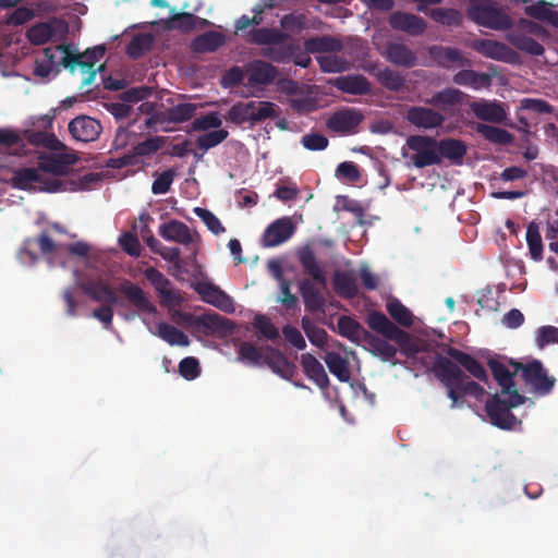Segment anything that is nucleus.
I'll use <instances>...</instances> for the list:
<instances>
[{"label":"nucleus","instance_id":"1","mask_svg":"<svg viewBox=\"0 0 558 558\" xmlns=\"http://www.w3.org/2000/svg\"><path fill=\"white\" fill-rule=\"evenodd\" d=\"M298 260L310 278H303L299 282V291L302 295L306 311L315 313L323 311L326 299L319 288L327 287L326 272L310 245H304L296 252Z\"/></svg>","mask_w":558,"mask_h":558},{"label":"nucleus","instance_id":"2","mask_svg":"<svg viewBox=\"0 0 558 558\" xmlns=\"http://www.w3.org/2000/svg\"><path fill=\"white\" fill-rule=\"evenodd\" d=\"M432 372L435 377L446 387L447 396L451 400V408L461 405L462 398L466 395L481 398L485 390L474 380H468L466 375L454 362L436 353Z\"/></svg>","mask_w":558,"mask_h":558},{"label":"nucleus","instance_id":"3","mask_svg":"<svg viewBox=\"0 0 558 558\" xmlns=\"http://www.w3.org/2000/svg\"><path fill=\"white\" fill-rule=\"evenodd\" d=\"M289 38L288 33L277 28L262 27L250 31V41L265 46L260 49V54L277 63L289 61L299 49L295 44H284Z\"/></svg>","mask_w":558,"mask_h":558},{"label":"nucleus","instance_id":"4","mask_svg":"<svg viewBox=\"0 0 558 558\" xmlns=\"http://www.w3.org/2000/svg\"><path fill=\"white\" fill-rule=\"evenodd\" d=\"M366 323L372 330L383 335L388 340L395 341L400 351L408 357H413L420 352V348L413 341L411 335L396 326L381 312H371L367 315Z\"/></svg>","mask_w":558,"mask_h":558},{"label":"nucleus","instance_id":"5","mask_svg":"<svg viewBox=\"0 0 558 558\" xmlns=\"http://www.w3.org/2000/svg\"><path fill=\"white\" fill-rule=\"evenodd\" d=\"M468 15L477 25L494 31H507L513 26L511 16L488 0H471Z\"/></svg>","mask_w":558,"mask_h":558},{"label":"nucleus","instance_id":"6","mask_svg":"<svg viewBox=\"0 0 558 558\" xmlns=\"http://www.w3.org/2000/svg\"><path fill=\"white\" fill-rule=\"evenodd\" d=\"M106 48L104 46L88 48L85 52L78 54L66 51L65 56H62L60 63L65 69H69L70 72H74L76 68H80L84 75L82 84L88 86L95 81L97 72L105 70L104 64L96 69V63L104 58Z\"/></svg>","mask_w":558,"mask_h":558},{"label":"nucleus","instance_id":"7","mask_svg":"<svg viewBox=\"0 0 558 558\" xmlns=\"http://www.w3.org/2000/svg\"><path fill=\"white\" fill-rule=\"evenodd\" d=\"M508 399H501L498 395H494L485 404V411L490 423L501 429H511L517 424L515 416L511 413V409L524 403L525 398L519 391L505 393Z\"/></svg>","mask_w":558,"mask_h":558},{"label":"nucleus","instance_id":"8","mask_svg":"<svg viewBox=\"0 0 558 558\" xmlns=\"http://www.w3.org/2000/svg\"><path fill=\"white\" fill-rule=\"evenodd\" d=\"M515 372H521V377L530 390L537 396H547L556 385V378L550 376L539 360L527 363L511 362Z\"/></svg>","mask_w":558,"mask_h":558},{"label":"nucleus","instance_id":"9","mask_svg":"<svg viewBox=\"0 0 558 558\" xmlns=\"http://www.w3.org/2000/svg\"><path fill=\"white\" fill-rule=\"evenodd\" d=\"M437 140L425 135H411L407 140V146L415 151L411 160L415 168L422 169L441 162Z\"/></svg>","mask_w":558,"mask_h":558},{"label":"nucleus","instance_id":"10","mask_svg":"<svg viewBox=\"0 0 558 558\" xmlns=\"http://www.w3.org/2000/svg\"><path fill=\"white\" fill-rule=\"evenodd\" d=\"M364 120L363 113L355 108H342L335 111L326 121V126L331 132L349 135L357 132L359 125Z\"/></svg>","mask_w":558,"mask_h":558},{"label":"nucleus","instance_id":"11","mask_svg":"<svg viewBox=\"0 0 558 558\" xmlns=\"http://www.w3.org/2000/svg\"><path fill=\"white\" fill-rule=\"evenodd\" d=\"M144 275L157 291L162 305L171 308L182 303L183 299L180 292L172 288L171 281L158 269L148 267L145 269Z\"/></svg>","mask_w":558,"mask_h":558},{"label":"nucleus","instance_id":"12","mask_svg":"<svg viewBox=\"0 0 558 558\" xmlns=\"http://www.w3.org/2000/svg\"><path fill=\"white\" fill-rule=\"evenodd\" d=\"M11 182L12 186L19 190H29L38 185L41 191L54 192L59 187L56 180L46 179L38 168L17 169L14 171Z\"/></svg>","mask_w":558,"mask_h":558},{"label":"nucleus","instance_id":"13","mask_svg":"<svg viewBox=\"0 0 558 558\" xmlns=\"http://www.w3.org/2000/svg\"><path fill=\"white\" fill-rule=\"evenodd\" d=\"M194 326L206 336L226 338L233 333L234 323L217 313H205L194 318Z\"/></svg>","mask_w":558,"mask_h":558},{"label":"nucleus","instance_id":"14","mask_svg":"<svg viewBox=\"0 0 558 558\" xmlns=\"http://www.w3.org/2000/svg\"><path fill=\"white\" fill-rule=\"evenodd\" d=\"M118 290L138 314L156 313V306L150 302L146 292L136 283L124 280L120 283Z\"/></svg>","mask_w":558,"mask_h":558},{"label":"nucleus","instance_id":"15","mask_svg":"<svg viewBox=\"0 0 558 558\" xmlns=\"http://www.w3.org/2000/svg\"><path fill=\"white\" fill-rule=\"evenodd\" d=\"M68 129L74 140L83 143L96 141L102 131L100 122L88 116L72 119Z\"/></svg>","mask_w":558,"mask_h":558},{"label":"nucleus","instance_id":"16","mask_svg":"<svg viewBox=\"0 0 558 558\" xmlns=\"http://www.w3.org/2000/svg\"><path fill=\"white\" fill-rule=\"evenodd\" d=\"M295 232L290 217H282L271 222L264 231L262 242L265 247H275L288 241Z\"/></svg>","mask_w":558,"mask_h":558},{"label":"nucleus","instance_id":"17","mask_svg":"<svg viewBox=\"0 0 558 558\" xmlns=\"http://www.w3.org/2000/svg\"><path fill=\"white\" fill-rule=\"evenodd\" d=\"M246 85L250 87L268 86L278 76V69L264 60H253L246 65Z\"/></svg>","mask_w":558,"mask_h":558},{"label":"nucleus","instance_id":"18","mask_svg":"<svg viewBox=\"0 0 558 558\" xmlns=\"http://www.w3.org/2000/svg\"><path fill=\"white\" fill-rule=\"evenodd\" d=\"M68 32L65 21L53 17L48 22H40L33 25L26 33L28 40L34 45H44L53 36Z\"/></svg>","mask_w":558,"mask_h":558},{"label":"nucleus","instance_id":"19","mask_svg":"<svg viewBox=\"0 0 558 558\" xmlns=\"http://www.w3.org/2000/svg\"><path fill=\"white\" fill-rule=\"evenodd\" d=\"M407 120L417 129L432 130L442 125L445 117L428 107H410L405 116Z\"/></svg>","mask_w":558,"mask_h":558},{"label":"nucleus","instance_id":"20","mask_svg":"<svg viewBox=\"0 0 558 558\" xmlns=\"http://www.w3.org/2000/svg\"><path fill=\"white\" fill-rule=\"evenodd\" d=\"M389 25L393 29L404 32L411 36H421L427 28V23L423 17L402 11L393 12L389 16Z\"/></svg>","mask_w":558,"mask_h":558},{"label":"nucleus","instance_id":"21","mask_svg":"<svg viewBox=\"0 0 558 558\" xmlns=\"http://www.w3.org/2000/svg\"><path fill=\"white\" fill-rule=\"evenodd\" d=\"M76 161L71 154L44 153L38 157V169L54 175H64L70 167Z\"/></svg>","mask_w":558,"mask_h":558},{"label":"nucleus","instance_id":"22","mask_svg":"<svg viewBox=\"0 0 558 558\" xmlns=\"http://www.w3.org/2000/svg\"><path fill=\"white\" fill-rule=\"evenodd\" d=\"M202 299L217 308L226 312H234V303L231 296L213 283H198L196 289Z\"/></svg>","mask_w":558,"mask_h":558},{"label":"nucleus","instance_id":"23","mask_svg":"<svg viewBox=\"0 0 558 558\" xmlns=\"http://www.w3.org/2000/svg\"><path fill=\"white\" fill-rule=\"evenodd\" d=\"M264 365L268 366L275 374L290 380L296 373V366L278 349L266 345Z\"/></svg>","mask_w":558,"mask_h":558},{"label":"nucleus","instance_id":"24","mask_svg":"<svg viewBox=\"0 0 558 558\" xmlns=\"http://www.w3.org/2000/svg\"><path fill=\"white\" fill-rule=\"evenodd\" d=\"M446 353L450 357L449 360L454 362L459 367H463L476 379L487 383L488 375L485 367L472 355L450 345L447 347Z\"/></svg>","mask_w":558,"mask_h":558},{"label":"nucleus","instance_id":"25","mask_svg":"<svg viewBox=\"0 0 558 558\" xmlns=\"http://www.w3.org/2000/svg\"><path fill=\"white\" fill-rule=\"evenodd\" d=\"M158 233L163 240L184 246H189L194 241L190 228L184 222L175 219L161 223Z\"/></svg>","mask_w":558,"mask_h":558},{"label":"nucleus","instance_id":"26","mask_svg":"<svg viewBox=\"0 0 558 558\" xmlns=\"http://www.w3.org/2000/svg\"><path fill=\"white\" fill-rule=\"evenodd\" d=\"M470 108L476 118L483 121L501 123L507 118L504 106L497 101H473L470 104Z\"/></svg>","mask_w":558,"mask_h":558},{"label":"nucleus","instance_id":"27","mask_svg":"<svg viewBox=\"0 0 558 558\" xmlns=\"http://www.w3.org/2000/svg\"><path fill=\"white\" fill-rule=\"evenodd\" d=\"M301 366L306 377L314 381L320 389H327L329 387L328 375L322 363L314 355L303 353L301 355Z\"/></svg>","mask_w":558,"mask_h":558},{"label":"nucleus","instance_id":"28","mask_svg":"<svg viewBox=\"0 0 558 558\" xmlns=\"http://www.w3.org/2000/svg\"><path fill=\"white\" fill-rule=\"evenodd\" d=\"M226 36L221 32L207 31L191 41V50L195 53L215 52L226 44Z\"/></svg>","mask_w":558,"mask_h":558},{"label":"nucleus","instance_id":"29","mask_svg":"<svg viewBox=\"0 0 558 558\" xmlns=\"http://www.w3.org/2000/svg\"><path fill=\"white\" fill-rule=\"evenodd\" d=\"M473 48L484 57L498 61H509L513 54L506 44L492 39L475 40Z\"/></svg>","mask_w":558,"mask_h":558},{"label":"nucleus","instance_id":"30","mask_svg":"<svg viewBox=\"0 0 558 558\" xmlns=\"http://www.w3.org/2000/svg\"><path fill=\"white\" fill-rule=\"evenodd\" d=\"M333 86L338 90L351 95H366L371 90L369 82L363 75L339 76L335 80Z\"/></svg>","mask_w":558,"mask_h":558},{"label":"nucleus","instance_id":"31","mask_svg":"<svg viewBox=\"0 0 558 558\" xmlns=\"http://www.w3.org/2000/svg\"><path fill=\"white\" fill-rule=\"evenodd\" d=\"M436 146L438 147L440 159L442 160V158H446L453 165L462 163L468 149L464 142L456 138H444L437 141Z\"/></svg>","mask_w":558,"mask_h":558},{"label":"nucleus","instance_id":"32","mask_svg":"<svg viewBox=\"0 0 558 558\" xmlns=\"http://www.w3.org/2000/svg\"><path fill=\"white\" fill-rule=\"evenodd\" d=\"M361 345L368 350L373 355L380 357L384 362L392 360L397 354V349L392 344L369 331L365 336Z\"/></svg>","mask_w":558,"mask_h":558},{"label":"nucleus","instance_id":"33","mask_svg":"<svg viewBox=\"0 0 558 558\" xmlns=\"http://www.w3.org/2000/svg\"><path fill=\"white\" fill-rule=\"evenodd\" d=\"M387 60L396 65L412 68L416 64V54L404 44L390 43L386 48Z\"/></svg>","mask_w":558,"mask_h":558},{"label":"nucleus","instance_id":"34","mask_svg":"<svg viewBox=\"0 0 558 558\" xmlns=\"http://www.w3.org/2000/svg\"><path fill=\"white\" fill-rule=\"evenodd\" d=\"M81 287L84 293L96 302H102L105 303V305H123V303L119 301V298L117 296L114 291L106 283L87 282L83 283Z\"/></svg>","mask_w":558,"mask_h":558},{"label":"nucleus","instance_id":"35","mask_svg":"<svg viewBox=\"0 0 558 558\" xmlns=\"http://www.w3.org/2000/svg\"><path fill=\"white\" fill-rule=\"evenodd\" d=\"M332 284L336 293L343 299H353L359 293L356 279L350 271H335Z\"/></svg>","mask_w":558,"mask_h":558},{"label":"nucleus","instance_id":"36","mask_svg":"<svg viewBox=\"0 0 558 558\" xmlns=\"http://www.w3.org/2000/svg\"><path fill=\"white\" fill-rule=\"evenodd\" d=\"M338 332L359 345L362 344L367 330L354 318L350 316H340L337 323Z\"/></svg>","mask_w":558,"mask_h":558},{"label":"nucleus","instance_id":"37","mask_svg":"<svg viewBox=\"0 0 558 558\" xmlns=\"http://www.w3.org/2000/svg\"><path fill=\"white\" fill-rule=\"evenodd\" d=\"M488 366L493 373L494 378L501 387V393H511L512 391H518L513 380L514 375L518 373L515 369L511 373L504 363L495 359H490L488 361Z\"/></svg>","mask_w":558,"mask_h":558},{"label":"nucleus","instance_id":"38","mask_svg":"<svg viewBox=\"0 0 558 558\" xmlns=\"http://www.w3.org/2000/svg\"><path fill=\"white\" fill-rule=\"evenodd\" d=\"M551 3L545 0H539L532 5L525 7L524 13L532 19L547 22L558 28V12L551 10Z\"/></svg>","mask_w":558,"mask_h":558},{"label":"nucleus","instance_id":"39","mask_svg":"<svg viewBox=\"0 0 558 558\" xmlns=\"http://www.w3.org/2000/svg\"><path fill=\"white\" fill-rule=\"evenodd\" d=\"M324 361L329 372L335 375L338 380L345 383L351 378L350 363L340 353L327 352Z\"/></svg>","mask_w":558,"mask_h":558},{"label":"nucleus","instance_id":"40","mask_svg":"<svg viewBox=\"0 0 558 558\" xmlns=\"http://www.w3.org/2000/svg\"><path fill=\"white\" fill-rule=\"evenodd\" d=\"M508 40L518 50L534 57H539L545 52L544 47L539 43L521 32H513L509 34Z\"/></svg>","mask_w":558,"mask_h":558},{"label":"nucleus","instance_id":"41","mask_svg":"<svg viewBox=\"0 0 558 558\" xmlns=\"http://www.w3.org/2000/svg\"><path fill=\"white\" fill-rule=\"evenodd\" d=\"M304 47L307 52H337L342 48V44L339 39L331 36H315L304 41Z\"/></svg>","mask_w":558,"mask_h":558},{"label":"nucleus","instance_id":"42","mask_svg":"<svg viewBox=\"0 0 558 558\" xmlns=\"http://www.w3.org/2000/svg\"><path fill=\"white\" fill-rule=\"evenodd\" d=\"M452 81L457 85L480 89L490 84V76L486 73H478L473 70H461L454 74Z\"/></svg>","mask_w":558,"mask_h":558},{"label":"nucleus","instance_id":"43","mask_svg":"<svg viewBox=\"0 0 558 558\" xmlns=\"http://www.w3.org/2000/svg\"><path fill=\"white\" fill-rule=\"evenodd\" d=\"M428 16L434 22L448 27H458L463 22V14L453 8L430 9Z\"/></svg>","mask_w":558,"mask_h":558},{"label":"nucleus","instance_id":"44","mask_svg":"<svg viewBox=\"0 0 558 558\" xmlns=\"http://www.w3.org/2000/svg\"><path fill=\"white\" fill-rule=\"evenodd\" d=\"M24 137L34 146H41L51 150H58L64 147L53 133L46 131L27 130L24 133Z\"/></svg>","mask_w":558,"mask_h":558},{"label":"nucleus","instance_id":"45","mask_svg":"<svg viewBox=\"0 0 558 558\" xmlns=\"http://www.w3.org/2000/svg\"><path fill=\"white\" fill-rule=\"evenodd\" d=\"M156 335L170 345L187 347L190 344L189 337L168 323H159Z\"/></svg>","mask_w":558,"mask_h":558},{"label":"nucleus","instance_id":"46","mask_svg":"<svg viewBox=\"0 0 558 558\" xmlns=\"http://www.w3.org/2000/svg\"><path fill=\"white\" fill-rule=\"evenodd\" d=\"M198 106L192 102H180L165 111V120L171 123H182L191 120Z\"/></svg>","mask_w":558,"mask_h":558},{"label":"nucleus","instance_id":"47","mask_svg":"<svg viewBox=\"0 0 558 558\" xmlns=\"http://www.w3.org/2000/svg\"><path fill=\"white\" fill-rule=\"evenodd\" d=\"M266 345L257 347L252 342L244 341L238 349V359L252 365H264Z\"/></svg>","mask_w":558,"mask_h":558},{"label":"nucleus","instance_id":"48","mask_svg":"<svg viewBox=\"0 0 558 558\" xmlns=\"http://www.w3.org/2000/svg\"><path fill=\"white\" fill-rule=\"evenodd\" d=\"M475 130L485 140L494 144L508 145L513 141L512 134L501 128L478 123Z\"/></svg>","mask_w":558,"mask_h":558},{"label":"nucleus","instance_id":"49","mask_svg":"<svg viewBox=\"0 0 558 558\" xmlns=\"http://www.w3.org/2000/svg\"><path fill=\"white\" fill-rule=\"evenodd\" d=\"M154 43V37L149 33L136 34L126 46V53L130 58L136 60L148 52Z\"/></svg>","mask_w":558,"mask_h":558},{"label":"nucleus","instance_id":"50","mask_svg":"<svg viewBox=\"0 0 558 558\" xmlns=\"http://www.w3.org/2000/svg\"><path fill=\"white\" fill-rule=\"evenodd\" d=\"M252 125L260 123L267 119H276L280 116V108L271 101L252 100Z\"/></svg>","mask_w":558,"mask_h":558},{"label":"nucleus","instance_id":"51","mask_svg":"<svg viewBox=\"0 0 558 558\" xmlns=\"http://www.w3.org/2000/svg\"><path fill=\"white\" fill-rule=\"evenodd\" d=\"M466 95L457 88H445L434 94L430 99L426 100V104L432 106H456L461 105Z\"/></svg>","mask_w":558,"mask_h":558},{"label":"nucleus","instance_id":"52","mask_svg":"<svg viewBox=\"0 0 558 558\" xmlns=\"http://www.w3.org/2000/svg\"><path fill=\"white\" fill-rule=\"evenodd\" d=\"M301 326L313 345L317 348H324L326 345L328 339L326 330L319 328L310 317L303 316Z\"/></svg>","mask_w":558,"mask_h":558},{"label":"nucleus","instance_id":"53","mask_svg":"<svg viewBox=\"0 0 558 558\" xmlns=\"http://www.w3.org/2000/svg\"><path fill=\"white\" fill-rule=\"evenodd\" d=\"M252 109H254L252 100L247 102L239 101L229 109L226 119L236 125L246 122L252 125Z\"/></svg>","mask_w":558,"mask_h":558},{"label":"nucleus","instance_id":"54","mask_svg":"<svg viewBox=\"0 0 558 558\" xmlns=\"http://www.w3.org/2000/svg\"><path fill=\"white\" fill-rule=\"evenodd\" d=\"M165 143L166 138L163 136H150L137 143L131 151L134 155V159L137 160L138 157H149L156 154Z\"/></svg>","mask_w":558,"mask_h":558},{"label":"nucleus","instance_id":"55","mask_svg":"<svg viewBox=\"0 0 558 558\" xmlns=\"http://www.w3.org/2000/svg\"><path fill=\"white\" fill-rule=\"evenodd\" d=\"M526 243L531 257L534 260H541L543 258V243L538 225L535 221L530 222L526 228Z\"/></svg>","mask_w":558,"mask_h":558},{"label":"nucleus","instance_id":"56","mask_svg":"<svg viewBox=\"0 0 558 558\" xmlns=\"http://www.w3.org/2000/svg\"><path fill=\"white\" fill-rule=\"evenodd\" d=\"M388 314L401 326L410 327L413 324V315L398 299L389 301L386 305Z\"/></svg>","mask_w":558,"mask_h":558},{"label":"nucleus","instance_id":"57","mask_svg":"<svg viewBox=\"0 0 558 558\" xmlns=\"http://www.w3.org/2000/svg\"><path fill=\"white\" fill-rule=\"evenodd\" d=\"M228 136L229 132L225 129L209 131L196 138V146L201 150L207 151L221 144Z\"/></svg>","mask_w":558,"mask_h":558},{"label":"nucleus","instance_id":"58","mask_svg":"<svg viewBox=\"0 0 558 558\" xmlns=\"http://www.w3.org/2000/svg\"><path fill=\"white\" fill-rule=\"evenodd\" d=\"M197 16L192 13L182 12L175 13L167 22V28L179 29L183 33H189L196 28Z\"/></svg>","mask_w":558,"mask_h":558},{"label":"nucleus","instance_id":"59","mask_svg":"<svg viewBox=\"0 0 558 558\" xmlns=\"http://www.w3.org/2000/svg\"><path fill=\"white\" fill-rule=\"evenodd\" d=\"M280 25L288 34H299L307 28V19L303 13H289L281 17Z\"/></svg>","mask_w":558,"mask_h":558},{"label":"nucleus","instance_id":"60","mask_svg":"<svg viewBox=\"0 0 558 558\" xmlns=\"http://www.w3.org/2000/svg\"><path fill=\"white\" fill-rule=\"evenodd\" d=\"M253 326L267 340H276L279 338V330L271 323L270 318L258 314L254 317Z\"/></svg>","mask_w":558,"mask_h":558},{"label":"nucleus","instance_id":"61","mask_svg":"<svg viewBox=\"0 0 558 558\" xmlns=\"http://www.w3.org/2000/svg\"><path fill=\"white\" fill-rule=\"evenodd\" d=\"M553 109V106L546 100L535 98H523L519 106L521 112L527 111L537 114H549Z\"/></svg>","mask_w":558,"mask_h":558},{"label":"nucleus","instance_id":"62","mask_svg":"<svg viewBox=\"0 0 558 558\" xmlns=\"http://www.w3.org/2000/svg\"><path fill=\"white\" fill-rule=\"evenodd\" d=\"M380 83L389 90L399 92L404 86V77L397 71L385 69L379 73Z\"/></svg>","mask_w":558,"mask_h":558},{"label":"nucleus","instance_id":"63","mask_svg":"<svg viewBox=\"0 0 558 558\" xmlns=\"http://www.w3.org/2000/svg\"><path fill=\"white\" fill-rule=\"evenodd\" d=\"M222 124V121L218 112H210L206 116L196 118L192 122L193 131H208L210 129L218 130Z\"/></svg>","mask_w":558,"mask_h":558},{"label":"nucleus","instance_id":"64","mask_svg":"<svg viewBox=\"0 0 558 558\" xmlns=\"http://www.w3.org/2000/svg\"><path fill=\"white\" fill-rule=\"evenodd\" d=\"M175 172L172 169L162 171L153 182L151 192L155 195L166 194L169 192L174 180Z\"/></svg>","mask_w":558,"mask_h":558}]
</instances>
